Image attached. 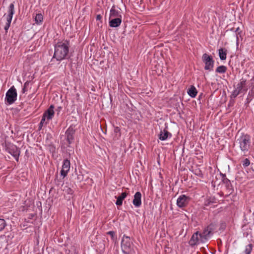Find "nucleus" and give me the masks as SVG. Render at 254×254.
I'll list each match as a JSON object with an SVG mask.
<instances>
[{"label": "nucleus", "instance_id": "obj_1", "mask_svg": "<svg viewBox=\"0 0 254 254\" xmlns=\"http://www.w3.org/2000/svg\"><path fill=\"white\" fill-rule=\"evenodd\" d=\"M69 43L65 40L58 42L55 46L53 58L61 61L66 59L69 52Z\"/></svg>", "mask_w": 254, "mask_h": 254}, {"label": "nucleus", "instance_id": "obj_2", "mask_svg": "<svg viewBox=\"0 0 254 254\" xmlns=\"http://www.w3.org/2000/svg\"><path fill=\"white\" fill-rule=\"evenodd\" d=\"M211 232V229L209 227L205 229L203 233H199L198 232H195L192 236L190 240L189 241V244L191 246H195L199 243H204L207 240Z\"/></svg>", "mask_w": 254, "mask_h": 254}, {"label": "nucleus", "instance_id": "obj_3", "mask_svg": "<svg viewBox=\"0 0 254 254\" xmlns=\"http://www.w3.org/2000/svg\"><path fill=\"white\" fill-rule=\"evenodd\" d=\"M236 142L239 144L241 150L246 153L248 151L251 145V136L247 134L242 133Z\"/></svg>", "mask_w": 254, "mask_h": 254}, {"label": "nucleus", "instance_id": "obj_4", "mask_svg": "<svg viewBox=\"0 0 254 254\" xmlns=\"http://www.w3.org/2000/svg\"><path fill=\"white\" fill-rule=\"evenodd\" d=\"M246 79L242 78L240 80L239 82L234 86V90L232 92V97L236 98L240 94H245L248 90L246 86Z\"/></svg>", "mask_w": 254, "mask_h": 254}, {"label": "nucleus", "instance_id": "obj_5", "mask_svg": "<svg viewBox=\"0 0 254 254\" xmlns=\"http://www.w3.org/2000/svg\"><path fill=\"white\" fill-rule=\"evenodd\" d=\"M14 12V5L13 3H11L8 6L7 14L4 15V16H5L6 18V23L4 27V29L6 31H7L10 27Z\"/></svg>", "mask_w": 254, "mask_h": 254}, {"label": "nucleus", "instance_id": "obj_6", "mask_svg": "<svg viewBox=\"0 0 254 254\" xmlns=\"http://www.w3.org/2000/svg\"><path fill=\"white\" fill-rule=\"evenodd\" d=\"M132 244L130 241L129 237L124 236L122 243L121 248L123 252L126 254H128L132 250Z\"/></svg>", "mask_w": 254, "mask_h": 254}, {"label": "nucleus", "instance_id": "obj_7", "mask_svg": "<svg viewBox=\"0 0 254 254\" xmlns=\"http://www.w3.org/2000/svg\"><path fill=\"white\" fill-rule=\"evenodd\" d=\"M17 99V92L14 86H12L7 91L5 95V100L8 105L13 104Z\"/></svg>", "mask_w": 254, "mask_h": 254}, {"label": "nucleus", "instance_id": "obj_8", "mask_svg": "<svg viewBox=\"0 0 254 254\" xmlns=\"http://www.w3.org/2000/svg\"><path fill=\"white\" fill-rule=\"evenodd\" d=\"M202 60L205 64L204 69L210 71L212 70L214 61L212 57L205 53L202 55Z\"/></svg>", "mask_w": 254, "mask_h": 254}, {"label": "nucleus", "instance_id": "obj_9", "mask_svg": "<svg viewBox=\"0 0 254 254\" xmlns=\"http://www.w3.org/2000/svg\"><path fill=\"white\" fill-rule=\"evenodd\" d=\"M54 106L51 105L49 108L44 113L42 116V122L47 121L49 122L53 119L54 116L55 112L54 111Z\"/></svg>", "mask_w": 254, "mask_h": 254}, {"label": "nucleus", "instance_id": "obj_10", "mask_svg": "<svg viewBox=\"0 0 254 254\" xmlns=\"http://www.w3.org/2000/svg\"><path fill=\"white\" fill-rule=\"evenodd\" d=\"M7 152L10 154L15 158L16 161H18L19 156L20 154V150L14 145H9L6 148Z\"/></svg>", "mask_w": 254, "mask_h": 254}, {"label": "nucleus", "instance_id": "obj_11", "mask_svg": "<svg viewBox=\"0 0 254 254\" xmlns=\"http://www.w3.org/2000/svg\"><path fill=\"white\" fill-rule=\"evenodd\" d=\"M190 198L185 194L180 195L177 200V205L180 208L186 207L189 203Z\"/></svg>", "mask_w": 254, "mask_h": 254}, {"label": "nucleus", "instance_id": "obj_12", "mask_svg": "<svg viewBox=\"0 0 254 254\" xmlns=\"http://www.w3.org/2000/svg\"><path fill=\"white\" fill-rule=\"evenodd\" d=\"M70 167V163L69 160L68 159H64L63 165H62V168L61 171V175L62 176H63V178H64L66 176L68 172L69 171Z\"/></svg>", "mask_w": 254, "mask_h": 254}, {"label": "nucleus", "instance_id": "obj_13", "mask_svg": "<svg viewBox=\"0 0 254 254\" xmlns=\"http://www.w3.org/2000/svg\"><path fill=\"white\" fill-rule=\"evenodd\" d=\"M141 194L140 192H136L134 195L132 201L133 204L136 207H139L141 205Z\"/></svg>", "mask_w": 254, "mask_h": 254}, {"label": "nucleus", "instance_id": "obj_14", "mask_svg": "<svg viewBox=\"0 0 254 254\" xmlns=\"http://www.w3.org/2000/svg\"><path fill=\"white\" fill-rule=\"evenodd\" d=\"M74 131L72 128H68L66 132L65 135L66 137V140L69 144H71L74 139Z\"/></svg>", "mask_w": 254, "mask_h": 254}, {"label": "nucleus", "instance_id": "obj_15", "mask_svg": "<svg viewBox=\"0 0 254 254\" xmlns=\"http://www.w3.org/2000/svg\"><path fill=\"white\" fill-rule=\"evenodd\" d=\"M122 22L121 17L112 18L109 21V25L111 27H117L120 25Z\"/></svg>", "mask_w": 254, "mask_h": 254}, {"label": "nucleus", "instance_id": "obj_16", "mask_svg": "<svg viewBox=\"0 0 254 254\" xmlns=\"http://www.w3.org/2000/svg\"><path fill=\"white\" fill-rule=\"evenodd\" d=\"M110 18H115L117 17H121V15L120 14L119 10L115 9L114 6H113L110 11Z\"/></svg>", "mask_w": 254, "mask_h": 254}, {"label": "nucleus", "instance_id": "obj_17", "mask_svg": "<svg viewBox=\"0 0 254 254\" xmlns=\"http://www.w3.org/2000/svg\"><path fill=\"white\" fill-rule=\"evenodd\" d=\"M127 195V193L126 192L122 193V194L116 197L117 198V201L116 202V204L117 205H122L123 204V200L126 197Z\"/></svg>", "mask_w": 254, "mask_h": 254}, {"label": "nucleus", "instance_id": "obj_18", "mask_svg": "<svg viewBox=\"0 0 254 254\" xmlns=\"http://www.w3.org/2000/svg\"><path fill=\"white\" fill-rule=\"evenodd\" d=\"M169 136H171V133L166 130H163L160 132L159 139L161 140H165L168 138Z\"/></svg>", "mask_w": 254, "mask_h": 254}, {"label": "nucleus", "instance_id": "obj_19", "mask_svg": "<svg viewBox=\"0 0 254 254\" xmlns=\"http://www.w3.org/2000/svg\"><path fill=\"white\" fill-rule=\"evenodd\" d=\"M187 92L188 94L192 98H194L197 93L196 88L193 86H191Z\"/></svg>", "mask_w": 254, "mask_h": 254}, {"label": "nucleus", "instance_id": "obj_20", "mask_svg": "<svg viewBox=\"0 0 254 254\" xmlns=\"http://www.w3.org/2000/svg\"><path fill=\"white\" fill-rule=\"evenodd\" d=\"M227 50L224 48H221L219 50V56L221 60H225L226 59Z\"/></svg>", "mask_w": 254, "mask_h": 254}, {"label": "nucleus", "instance_id": "obj_21", "mask_svg": "<svg viewBox=\"0 0 254 254\" xmlns=\"http://www.w3.org/2000/svg\"><path fill=\"white\" fill-rule=\"evenodd\" d=\"M43 19V16L41 13L37 14L35 17V21L37 24L41 23L42 22Z\"/></svg>", "mask_w": 254, "mask_h": 254}, {"label": "nucleus", "instance_id": "obj_22", "mask_svg": "<svg viewBox=\"0 0 254 254\" xmlns=\"http://www.w3.org/2000/svg\"><path fill=\"white\" fill-rule=\"evenodd\" d=\"M226 69H227V68L225 66L220 65L216 68V71L218 73H223L226 72Z\"/></svg>", "mask_w": 254, "mask_h": 254}, {"label": "nucleus", "instance_id": "obj_23", "mask_svg": "<svg viewBox=\"0 0 254 254\" xmlns=\"http://www.w3.org/2000/svg\"><path fill=\"white\" fill-rule=\"evenodd\" d=\"M220 175L222 176V182L226 185H229L230 184V181L226 178V175L222 173H221Z\"/></svg>", "mask_w": 254, "mask_h": 254}, {"label": "nucleus", "instance_id": "obj_24", "mask_svg": "<svg viewBox=\"0 0 254 254\" xmlns=\"http://www.w3.org/2000/svg\"><path fill=\"white\" fill-rule=\"evenodd\" d=\"M6 226V223L4 219H0V232H1Z\"/></svg>", "mask_w": 254, "mask_h": 254}, {"label": "nucleus", "instance_id": "obj_25", "mask_svg": "<svg viewBox=\"0 0 254 254\" xmlns=\"http://www.w3.org/2000/svg\"><path fill=\"white\" fill-rule=\"evenodd\" d=\"M250 164V161L247 158L245 159L244 160V161H243V165L245 167H248Z\"/></svg>", "mask_w": 254, "mask_h": 254}, {"label": "nucleus", "instance_id": "obj_26", "mask_svg": "<svg viewBox=\"0 0 254 254\" xmlns=\"http://www.w3.org/2000/svg\"><path fill=\"white\" fill-rule=\"evenodd\" d=\"M242 32V31H240V32H238V33H236V43H237V45L239 44V37H241Z\"/></svg>", "mask_w": 254, "mask_h": 254}, {"label": "nucleus", "instance_id": "obj_27", "mask_svg": "<svg viewBox=\"0 0 254 254\" xmlns=\"http://www.w3.org/2000/svg\"><path fill=\"white\" fill-rule=\"evenodd\" d=\"M49 123V122H48L47 121H44V122H42V119H41V122L39 124V128L40 129L42 128V127L44 125H47Z\"/></svg>", "mask_w": 254, "mask_h": 254}, {"label": "nucleus", "instance_id": "obj_28", "mask_svg": "<svg viewBox=\"0 0 254 254\" xmlns=\"http://www.w3.org/2000/svg\"><path fill=\"white\" fill-rule=\"evenodd\" d=\"M107 234L111 236L112 239H114L115 235V232L114 231H109Z\"/></svg>", "mask_w": 254, "mask_h": 254}, {"label": "nucleus", "instance_id": "obj_29", "mask_svg": "<svg viewBox=\"0 0 254 254\" xmlns=\"http://www.w3.org/2000/svg\"><path fill=\"white\" fill-rule=\"evenodd\" d=\"M28 85V82H26L24 83V86H23V92H25V88H26V86Z\"/></svg>", "mask_w": 254, "mask_h": 254}, {"label": "nucleus", "instance_id": "obj_30", "mask_svg": "<svg viewBox=\"0 0 254 254\" xmlns=\"http://www.w3.org/2000/svg\"><path fill=\"white\" fill-rule=\"evenodd\" d=\"M102 16L100 14H98L96 16V20H100L102 19Z\"/></svg>", "mask_w": 254, "mask_h": 254}, {"label": "nucleus", "instance_id": "obj_31", "mask_svg": "<svg viewBox=\"0 0 254 254\" xmlns=\"http://www.w3.org/2000/svg\"><path fill=\"white\" fill-rule=\"evenodd\" d=\"M240 31H242L239 27H238L235 30V33H238V32H240Z\"/></svg>", "mask_w": 254, "mask_h": 254}, {"label": "nucleus", "instance_id": "obj_32", "mask_svg": "<svg viewBox=\"0 0 254 254\" xmlns=\"http://www.w3.org/2000/svg\"><path fill=\"white\" fill-rule=\"evenodd\" d=\"M68 190H69L68 193H72V190L70 188L68 189Z\"/></svg>", "mask_w": 254, "mask_h": 254}]
</instances>
